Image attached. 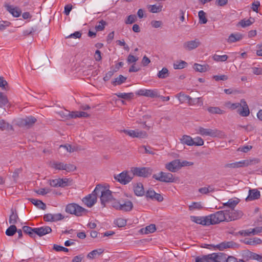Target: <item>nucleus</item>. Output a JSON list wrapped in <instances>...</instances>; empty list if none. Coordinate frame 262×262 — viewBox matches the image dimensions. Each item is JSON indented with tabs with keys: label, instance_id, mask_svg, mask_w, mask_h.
<instances>
[{
	"label": "nucleus",
	"instance_id": "f257e3e1",
	"mask_svg": "<svg viewBox=\"0 0 262 262\" xmlns=\"http://www.w3.org/2000/svg\"><path fill=\"white\" fill-rule=\"evenodd\" d=\"M94 193H96L97 196L100 195L101 203L103 207L105 206L106 202L111 201L113 198L112 191L100 184L97 185L95 187Z\"/></svg>",
	"mask_w": 262,
	"mask_h": 262
},
{
	"label": "nucleus",
	"instance_id": "f03ea898",
	"mask_svg": "<svg viewBox=\"0 0 262 262\" xmlns=\"http://www.w3.org/2000/svg\"><path fill=\"white\" fill-rule=\"evenodd\" d=\"M260 160L257 158H253L249 160H242L239 162L227 163L225 164L224 167L226 168L235 169L240 167H247L249 165H254L258 163Z\"/></svg>",
	"mask_w": 262,
	"mask_h": 262
},
{
	"label": "nucleus",
	"instance_id": "7ed1b4c3",
	"mask_svg": "<svg viewBox=\"0 0 262 262\" xmlns=\"http://www.w3.org/2000/svg\"><path fill=\"white\" fill-rule=\"evenodd\" d=\"M66 212L77 216H82L88 212V210L76 203L69 204L66 207Z\"/></svg>",
	"mask_w": 262,
	"mask_h": 262
},
{
	"label": "nucleus",
	"instance_id": "20e7f679",
	"mask_svg": "<svg viewBox=\"0 0 262 262\" xmlns=\"http://www.w3.org/2000/svg\"><path fill=\"white\" fill-rule=\"evenodd\" d=\"M198 134L203 136H210L211 137H222L224 136L223 132L217 129L204 128L199 127L198 131Z\"/></svg>",
	"mask_w": 262,
	"mask_h": 262
},
{
	"label": "nucleus",
	"instance_id": "39448f33",
	"mask_svg": "<svg viewBox=\"0 0 262 262\" xmlns=\"http://www.w3.org/2000/svg\"><path fill=\"white\" fill-rule=\"evenodd\" d=\"M112 206L117 210L129 211L133 209V205L132 202L129 200L123 201L122 202L114 201L112 203Z\"/></svg>",
	"mask_w": 262,
	"mask_h": 262
},
{
	"label": "nucleus",
	"instance_id": "423d86ee",
	"mask_svg": "<svg viewBox=\"0 0 262 262\" xmlns=\"http://www.w3.org/2000/svg\"><path fill=\"white\" fill-rule=\"evenodd\" d=\"M131 172L133 173V177L137 176L146 178L151 174L152 170L149 167H132L131 168Z\"/></svg>",
	"mask_w": 262,
	"mask_h": 262
},
{
	"label": "nucleus",
	"instance_id": "0eeeda50",
	"mask_svg": "<svg viewBox=\"0 0 262 262\" xmlns=\"http://www.w3.org/2000/svg\"><path fill=\"white\" fill-rule=\"evenodd\" d=\"M52 167L56 169L65 170L67 172L74 171L76 167L71 164H64L62 162H54Z\"/></svg>",
	"mask_w": 262,
	"mask_h": 262
},
{
	"label": "nucleus",
	"instance_id": "6e6552de",
	"mask_svg": "<svg viewBox=\"0 0 262 262\" xmlns=\"http://www.w3.org/2000/svg\"><path fill=\"white\" fill-rule=\"evenodd\" d=\"M152 178L162 182L169 183L174 181L173 175L171 173L161 171L158 174H154Z\"/></svg>",
	"mask_w": 262,
	"mask_h": 262
},
{
	"label": "nucleus",
	"instance_id": "1a4fd4ad",
	"mask_svg": "<svg viewBox=\"0 0 262 262\" xmlns=\"http://www.w3.org/2000/svg\"><path fill=\"white\" fill-rule=\"evenodd\" d=\"M114 179L121 184L126 185L132 180L133 176L129 175L127 171H123L120 173L115 175Z\"/></svg>",
	"mask_w": 262,
	"mask_h": 262
},
{
	"label": "nucleus",
	"instance_id": "9d476101",
	"mask_svg": "<svg viewBox=\"0 0 262 262\" xmlns=\"http://www.w3.org/2000/svg\"><path fill=\"white\" fill-rule=\"evenodd\" d=\"M136 94L139 96H143L151 98H157L159 97L157 90H146L140 89L136 92Z\"/></svg>",
	"mask_w": 262,
	"mask_h": 262
},
{
	"label": "nucleus",
	"instance_id": "9b49d317",
	"mask_svg": "<svg viewBox=\"0 0 262 262\" xmlns=\"http://www.w3.org/2000/svg\"><path fill=\"white\" fill-rule=\"evenodd\" d=\"M37 121V119L33 116H30L22 118L18 121V124L20 126L30 128L32 127Z\"/></svg>",
	"mask_w": 262,
	"mask_h": 262
},
{
	"label": "nucleus",
	"instance_id": "f8f14e48",
	"mask_svg": "<svg viewBox=\"0 0 262 262\" xmlns=\"http://www.w3.org/2000/svg\"><path fill=\"white\" fill-rule=\"evenodd\" d=\"M97 198V194L94 193V190L92 193L83 198L82 201L88 207L91 208L96 203Z\"/></svg>",
	"mask_w": 262,
	"mask_h": 262
},
{
	"label": "nucleus",
	"instance_id": "ddd939ff",
	"mask_svg": "<svg viewBox=\"0 0 262 262\" xmlns=\"http://www.w3.org/2000/svg\"><path fill=\"white\" fill-rule=\"evenodd\" d=\"M237 112L243 117H247L249 115V108L245 99H243L241 100V105L237 109Z\"/></svg>",
	"mask_w": 262,
	"mask_h": 262
},
{
	"label": "nucleus",
	"instance_id": "4468645a",
	"mask_svg": "<svg viewBox=\"0 0 262 262\" xmlns=\"http://www.w3.org/2000/svg\"><path fill=\"white\" fill-rule=\"evenodd\" d=\"M62 113L63 115L66 117V119L76 118L80 117L87 118L89 117V115L87 113L81 111H76L72 112L66 111L65 114L64 113Z\"/></svg>",
	"mask_w": 262,
	"mask_h": 262
},
{
	"label": "nucleus",
	"instance_id": "2eb2a0df",
	"mask_svg": "<svg viewBox=\"0 0 262 262\" xmlns=\"http://www.w3.org/2000/svg\"><path fill=\"white\" fill-rule=\"evenodd\" d=\"M165 168L168 171L175 172L180 169V160H174L165 164Z\"/></svg>",
	"mask_w": 262,
	"mask_h": 262
},
{
	"label": "nucleus",
	"instance_id": "dca6fc26",
	"mask_svg": "<svg viewBox=\"0 0 262 262\" xmlns=\"http://www.w3.org/2000/svg\"><path fill=\"white\" fill-rule=\"evenodd\" d=\"M201 44L198 39L188 41L183 43V48L187 51H191L197 48Z\"/></svg>",
	"mask_w": 262,
	"mask_h": 262
},
{
	"label": "nucleus",
	"instance_id": "f3484780",
	"mask_svg": "<svg viewBox=\"0 0 262 262\" xmlns=\"http://www.w3.org/2000/svg\"><path fill=\"white\" fill-rule=\"evenodd\" d=\"M4 7L13 17H18L21 13V10L20 8L17 7H14L12 5H10L8 4H5Z\"/></svg>",
	"mask_w": 262,
	"mask_h": 262
},
{
	"label": "nucleus",
	"instance_id": "a211bd4d",
	"mask_svg": "<svg viewBox=\"0 0 262 262\" xmlns=\"http://www.w3.org/2000/svg\"><path fill=\"white\" fill-rule=\"evenodd\" d=\"M220 250H223L227 248H236L238 247V245L233 241L223 242L215 246Z\"/></svg>",
	"mask_w": 262,
	"mask_h": 262
},
{
	"label": "nucleus",
	"instance_id": "6ab92c4d",
	"mask_svg": "<svg viewBox=\"0 0 262 262\" xmlns=\"http://www.w3.org/2000/svg\"><path fill=\"white\" fill-rule=\"evenodd\" d=\"M227 215H228L227 222L232 220H235L241 217L243 215V213L241 211H237L234 209L227 210Z\"/></svg>",
	"mask_w": 262,
	"mask_h": 262
},
{
	"label": "nucleus",
	"instance_id": "aec40b11",
	"mask_svg": "<svg viewBox=\"0 0 262 262\" xmlns=\"http://www.w3.org/2000/svg\"><path fill=\"white\" fill-rule=\"evenodd\" d=\"M52 232V229L49 226H42L38 228H35V237L36 235L39 236H42Z\"/></svg>",
	"mask_w": 262,
	"mask_h": 262
},
{
	"label": "nucleus",
	"instance_id": "412c9836",
	"mask_svg": "<svg viewBox=\"0 0 262 262\" xmlns=\"http://www.w3.org/2000/svg\"><path fill=\"white\" fill-rule=\"evenodd\" d=\"M260 193L256 189H249L248 196L246 198V201H251L257 200L260 198Z\"/></svg>",
	"mask_w": 262,
	"mask_h": 262
},
{
	"label": "nucleus",
	"instance_id": "4be33fe9",
	"mask_svg": "<svg viewBox=\"0 0 262 262\" xmlns=\"http://www.w3.org/2000/svg\"><path fill=\"white\" fill-rule=\"evenodd\" d=\"M134 191L137 196H143L145 193L143 184L141 183L136 184L134 186Z\"/></svg>",
	"mask_w": 262,
	"mask_h": 262
},
{
	"label": "nucleus",
	"instance_id": "5701e85b",
	"mask_svg": "<svg viewBox=\"0 0 262 262\" xmlns=\"http://www.w3.org/2000/svg\"><path fill=\"white\" fill-rule=\"evenodd\" d=\"M243 38V35L239 33H232L227 39V42L233 43L240 41Z\"/></svg>",
	"mask_w": 262,
	"mask_h": 262
},
{
	"label": "nucleus",
	"instance_id": "b1692460",
	"mask_svg": "<svg viewBox=\"0 0 262 262\" xmlns=\"http://www.w3.org/2000/svg\"><path fill=\"white\" fill-rule=\"evenodd\" d=\"M190 218L191 220L195 223L201 224L205 226H208V221L207 220V216L205 217L191 216Z\"/></svg>",
	"mask_w": 262,
	"mask_h": 262
},
{
	"label": "nucleus",
	"instance_id": "393cba45",
	"mask_svg": "<svg viewBox=\"0 0 262 262\" xmlns=\"http://www.w3.org/2000/svg\"><path fill=\"white\" fill-rule=\"evenodd\" d=\"M11 212V213L9 216V222L10 224L15 225L19 220V217L15 209L12 208Z\"/></svg>",
	"mask_w": 262,
	"mask_h": 262
},
{
	"label": "nucleus",
	"instance_id": "a878e982",
	"mask_svg": "<svg viewBox=\"0 0 262 262\" xmlns=\"http://www.w3.org/2000/svg\"><path fill=\"white\" fill-rule=\"evenodd\" d=\"M193 68L196 71L203 73L208 71L209 70V66L207 64L202 65L195 63L193 65Z\"/></svg>",
	"mask_w": 262,
	"mask_h": 262
},
{
	"label": "nucleus",
	"instance_id": "bb28decb",
	"mask_svg": "<svg viewBox=\"0 0 262 262\" xmlns=\"http://www.w3.org/2000/svg\"><path fill=\"white\" fill-rule=\"evenodd\" d=\"M207 220L208 221V226L217 224L220 223L215 213L207 216Z\"/></svg>",
	"mask_w": 262,
	"mask_h": 262
},
{
	"label": "nucleus",
	"instance_id": "cd10ccee",
	"mask_svg": "<svg viewBox=\"0 0 262 262\" xmlns=\"http://www.w3.org/2000/svg\"><path fill=\"white\" fill-rule=\"evenodd\" d=\"M29 200L37 208L42 210H45L46 209V204L43 203L41 201L35 199H29Z\"/></svg>",
	"mask_w": 262,
	"mask_h": 262
},
{
	"label": "nucleus",
	"instance_id": "c85d7f7f",
	"mask_svg": "<svg viewBox=\"0 0 262 262\" xmlns=\"http://www.w3.org/2000/svg\"><path fill=\"white\" fill-rule=\"evenodd\" d=\"M227 213H228L227 210L219 211L215 213L218 220H220V222L223 221L227 222L228 215H227Z\"/></svg>",
	"mask_w": 262,
	"mask_h": 262
},
{
	"label": "nucleus",
	"instance_id": "c756f323",
	"mask_svg": "<svg viewBox=\"0 0 262 262\" xmlns=\"http://www.w3.org/2000/svg\"><path fill=\"white\" fill-rule=\"evenodd\" d=\"M181 143L188 146H193L194 142L191 137L187 135H183L181 138Z\"/></svg>",
	"mask_w": 262,
	"mask_h": 262
},
{
	"label": "nucleus",
	"instance_id": "7c9ffc66",
	"mask_svg": "<svg viewBox=\"0 0 262 262\" xmlns=\"http://www.w3.org/2000/svg\"><path fill=\"white\" fill-rule=\"evenodd\" d=\"M254 18L251 17L247 20L244 19L239 21L237 26H241L243 28H245L251 25L254 23Z\"/></svg>",
	"mask_w": 262,
	"mask_h": 262
},
{
	"label": "nucleus",
	"instance_id": "2f4dec72",
	"mask_svg": "<svg viewBox=\"0 0 262 262\" xmlns=\"http://www.w3.org/2000/svg\"><path fill=\"white\" fill-rule=\"evenodd\" d=\"M239 202V200L237 198H235L234 199H229L227 203L224 204V206H227L231 209H233V208L236 206Z\"/></svg>",
	"mask_w": 262,
	"mask_h": 262
},
{
	"label": "nucleus",
	"instance_id": "473e14b6",
	"mask_svg": "<svg viewBox=\"0 0 262 262\" xmlns=\"http://www.w3.org/2000/svg\"><path fill=\"white\" fill-rule=\"evenodd\" d=\"M23 230L26 234H28L31 237L35 238V228L24 226L23 227Z\"/></svg>",
	"mask_w": 262,
	"mask_h": 262
},
{
	"label": "nucleus",
	"instance_id": "72a5a7b5",
	"mask_svg": "<svg viewBox=\"0 0 262 262\" xmlns=\"http://www.w3.org/2000/svg\"><path fill=\"white\" fill-rule=\"evenodd\" d=\"M261 243V240L260 238L255 237L252 238H246L244 240V243L249 245H254L260 244Z\"/></svg>",
	"mask_w": 262,
	"mask_h": 262
},
{
	"label": "nucleus",
	"instance_id": "f704fd0d",
	"mask_svg": "<svg viewBox=\"0 0 262 262\" xmlns=\"http://www.w3.org/2000/svg\"><path fill=\"white\" fill-rule=\"evenodd\" d=\"M156 230V226L154 224H150V225L146 226L145 228L141 229V231L142 233L149 234L154 232Z\"/></svg>",
	"mask_w": 262,
	"mask_h": 262
},
{
	"label": "nucleus",
	"instance_id": "c9c22d12",
	"mask_svg": "<svg viewBox=\"0 0 262 262\" xmlns=\"http://www.w3.org/2000/svg\"><path fill=\"white\" fill-rule=\"evenodd\" d=\"M211 254H214L216 256L215 257V260H216L218 262H224V261L226 262L227 261V255L223 253H221V252L218 253H212Z\"/></svg>",
	"mask_w": 262,
	"mask_h": 262
},
{
	"label": "nucleus",
	"instance_id": "e433bc0d",
	"mask_svg": "<svg viewBox=\"0 0 262 262\" xmlns=\"http://www.w3.org/2000/svg\"><path fill=\"white\" fill-rule=\"evenodd\" d=\"M17 231V229L15 225H11L6 231V234L9 236L14 235Z\"/></svg>",
	"mask_w": 262,
	"mask_h": 262
},
{
	"label": "nucleus",
	"instance_id": "4c0bfd02",
	"mask_svg": "<svg viewBox=\"0 0 262 262\" xmlns=\"http://www.w3.org/2000/svg\"><path fill=\"white\" fill-rule=\"evenodd\" d=\"M126 77H124L122 75H120L118 77L115 78L112 83L113 85H120L125 81Z\"/></svg>",
	"mask_w": 262,
	"mask_h": 262
},
{
	"label": "nucleus",
	"instance_id": "58836bf2",
	"mask_svg": "<svg viewBox=\"0 0 262 262\" xmlns=\"http://www.w3.org/2000/svg\"><path fill=\"white\" fill-rule=\"evenodd\" d=\"M212 254L203 255L202 256H197L195 258V262H210Z\"/></svg>",
	"mask_w": 262,
	"mask_h": 262
},
{
	"label": "nucleus",
	"instance_id": "ea45409f",
	"mask_svg": "<svg viewBox=\"0 0 262 262\" xmlns=\"http://www.w3.org/2000/svg\"><path fill=\"white\" fill-rule=\"evenodd\" d=\"M207 111L213 114H223L225 113L224 110L220 109L219 107H209Z\"/></svg>",
	"mask_w": 262,
	"mask_h": 262
},
{
	"label": "nucleus",
	"instance_id": "a19ab883",
	"mask_svg": "<svg viewBox=\"0 0 262 262\" xmlns=\"http://www.w3.org/2000/svg\"><path fill=\"white\" fill-rule=\"evenodd\" d=\"M116 95L118 97L126 100L130 99L134 96V95L133 93H119L118 94H116Z\"/></svg>",
	"mask_w": 262,
	"mask_h": 262
},
{
	"label": "nucleus",
	"instance_id": "79ce46f5",
	"mask_svg": "<svg viewBox=\"0 0 262 262\" xmlns=\"http://www.w3.org/2000/svg\"><path fill=\"white\" fill-rule=\"evenodd\" d=\"M103 252V250L101 249L94 250L88 254L87 257L90 259H93L95 256L101 254Z\"/></svg>",
	"mask_w": 262,
	"mask_h": 262
},
{
	"label": "nucleus",
	"instance_id": "37998d69",
	"mask_svg": "<svg viewBox=\"0 0 262 262\" xmlns=\"http://www.w3.org/2000/svg\"><path fill=\"white\" fill-rule=\"evenodd\" d=\"M199 23L202 24H205L207 22V19L206 17V13L203 10H201L198 13Z\"/></svg>",
	"mask_w": 262,
	"mask_h": 262
},
{
	"label": "nucleus",
	"instance_id": "c03bdc74",
	"mask_svg": "<svg viewBox=\"0 0 262 262\" xmlns=\"http://www.w3.org/2000/svg\"><path fill=\"white\" fill-rule=\"evenodd\" d=\"M135 138H138L140 139H144L147 137V134L146 132L140 130L139 129L135 130Z\"/></svg>",
	"mask_w": 262,
	"mask_h": 262
},
{
	"label": "nucleus",
	"instance_id": "a18cd8bd",
	"mask_svg": "<svg viewBox=\"0 0 262 262\" xmlns=\"http://www.w3.org/2000/svg\"><path fill=\"white\" fill-rule=\"evenodd\" d=\"M0 129L3 130H11L12 129V126L6 122L4 120H0Z\"/></svg>",
	"mask_w": 262,
	"mask_h": 262
},
{
	"label": "nucleus",
	"instance_id": "49530a36",
	"mask_svg": "<svg viewBox=\"0 0 262 262\" xmlns=\"http://www.w3.org/2000/svg\"><path fill=\"white\" fill-rule=\"evenodd\" d=\"M8 103L7 96L3 93L0 92V107L5 106Z\"/></svg>",
	"mask_w": 262,
	"mask_h": 262
},
{
	"label": "nucleus",
	"instance_id": "de8ad7c7",
	"mask_svg": "<svg viewBox=\"0 0 262 262\" xmlns=\"http://www.w3.org/2000/svg\"><path fill=\"white\" fill-rule=\"evenodd\" d=\"M184 102L188 103L189 105L194 104L193 101L189 96L181 94V103Z\"/></svg>",
	"mask_w": 262,
	"mask_h": 262
},
{
	"label": "nucleus",
	"instance_id": "09e8293b",
	"mask_svg": "<svg viewBox=\"0 0 262 262\" xmlns=\"http://www.w3.org/2000/svg\"><path fill=\"white\" fill-rule=\"evenodd\" d=\"M168 76V70L166 68H163L160 71L158 74V76L160 78H165Z\"/></svg>",
	"mask_w": 262,
	"mask_h": 262
},
{
	"label": "nucleus",
	"instance_id": "8fccbe9b",
	"mask_svg": "<svg viewBox=\"0 0 262 262\" xmlns=\"http://www.w3.org/2000/svg\"><path fill=\"white\" fill-rule=\"evenodd\" d=\"M149 8H150L149 11L151 13H158L161 11L162 6L156 5H150Z\"/></svg>",
	"mask_w": 262,
	"mask_h": 262
},
{
	"label": "nucleus",
	"instance_id": "3c124183",
	"mask_svg": "<svg viewBox=\"0 0 262 262\" xmlns=\"http://www.w3.org/2000/svg\"><path fill=\"white\" fill-rule=\"evenodd\" d=\"M213 59L216 61H225L228 58V56L227 55H219L215 54L213 56Z\"/></svg>",
	"mask_w": 262,
	"mask_h": 262
},
{
	"label": "nucleus",
	"instance_id": "603ef678",
	"mask_svg": "<svg viewBox=\"0 0 262 262\" xmlns=\"http://www.w3.org/2000/svg\"><path fill=\"white\" fill-rule=\"evenodd\" d=\"M106 23L103 20H101L99 22V24L95 26V29L97 31H101L104 30Z\"/></svg>",
	"mask_w": 262,
	"mask_h": 262
},
{
	"label": "nucleus",
	"instance_id": "864d4df0",
	"mask_svg": "<svg viewBox=\"0 0 262 262\" xmlns=\"http://www.w3.org/2000/svg\"><path fill=\"white\" fill-rule=\"evenodd\" d=\"M114 223L119 227H124L126 225V221L122 218L116 220Z\"/></svg>",
	"mask_w": 262,
	"mask_h": 262
},
{
	"label": "nucleus",
	"instance_id": "5fc2aeb1",
	"mask_svg": "<svg viewBox=\"0 0 262 262\" xmlns=\"http://www.w3.org/2000/svg\"><path fill=\"white\" fill-rule=\"evenodd\" d=\"M202 208L200 202H193L189 206V208L190 210H194L195 209L200 210Z\"/></svg>",
	"mask_w": 262,
	"mask_h": 262
},
{
	"label": "nucleus",
	"instance_id": "6e6d98bb",
	"mask_svg": "<svg viewBox=\"0 0 262 262\" xmlns=\"http://www.w3.org/2000/svg\"><path fill=\"white\" fill-rule=\"evenodd\" d=\"M193 140L194 142L193 146H202L204 143L203 139L200 137L194 138Z\"/></svg>",
	"mask_w": 262,
	"mask_h": 262
},
{
	"label": "nucleus",
	"instance_id": "4d7b16f0",
	"mask_svg": "<svg viewBox=\"0 0 262 262\" xmlns=\"http://www.w3.org/2000/svg\"><path fill=\"white\" fill-rule=\"evenodd\" d=\"M53 249L56 251H63L67 252L69 251V249L66 247L54 244Z\"/></svg>",
	"mask_w": 262,
	"mask_h": 262
},
{
	"label": "nucleus",
	"instance_id": "13d9d810",
	"mask_svg": "<svg viewBox=\"0 0 262 262\" xmlns=\"http://www.w3.org/2000/svg\"><path fill=\"white\" fill-rule=\"evenodd\" d=\"M151 148L150 147H149L148 148H147V147H146L144 145H143L142 146H141L140 148H139V151L140 152H143V151L142 150H144V152L146 153V154H150V155H154V152L153 151L151 150H150Z\"/></svg>",
	"mask_w": 262,
	"mask_h": 262
},
{
	"label": "nucleus",
	"instance_id": "bf43d9fd",
	"mask_svg": "<svg viewBox=\"0 0 262 262\" xmlns=\"http://www.w3.org/2000/svg\"><path fill=\"white\" fill-rule=\"evenodd\" d=\"M11 23L8 21L0 20V31H3L6 29L7 27L10 25Z\"/></svg>",
	"mask_w": 262,
	"mask_h": 262
},
{
	"label": "nucleus",
	"instance_id": "052dcab7",
	"mask_svg": "<svg viewBox=\"0 0 262 262\" xmlns=\"http://www.w3.org/2000/svg\"><path fill=\"white\" fill-rule=\"evenodd\" d=\"M252 70L254 74L256 75H262V67L261 66H259L257 67H252Z\"/></svg>",
	"mask_w": 262,
	"mask_h": 262
},
{
	"label": "nucleus",
	"instance_id": "680f3d73",
	"mask_svg": "<svg viewBox=\"0 0 262 262\" xmlns=\"http://www.w3.org/2000/svg\"><path fill=\"white\" fill-rule=\"evenodd\" d=\"M136 19V16L135 15H129L127 19L125 20V24H131L135 22Z\"/></svg>",
	"mask_w": 262,
	"mask_h": 262
},
{
	"label": "nucleus",
	"instance_id": "e2e57ef3",
	"mask_svg": "<svg viewBox=\"0 0 262 262\" xmlns=\"http://www.w3.org/2000/svg\"><path fill=\"white\" fill-rule=\"evenodd\" d=\"M237 128L238 129H239L241 128H243L247 132H251V131L253 130L254 129V127L251 124H248L247 125H246V126H243L241 125H238Z\"/></svg>",
	"mask_w": 262,
	"mask_h": 262
},
{
	"label": "nucleus",
	"instance_id": "0e129e2a",
	"mask_svg": "<svg viewBox=\"0 0 262 262\" xmlns=\"http://www.w3.org/2000/svg\"><path fill=\"white\" fill-rule=\"evenodd\" d=\"M138 60V58L134 56L132 54H129L127 58V62L128 64L135 63Z\"/></svg>",
	"mask_w": 262,
	"mask_h": 262
},
{
	"label": "nucleus",
	"instance_id": "69168bd1",
	"mask_svg": "<svg viewBox=\"0 0 262 262\" xmlns=\"http://www.w3.org/2000/svg\"><path fill=\"white\" fill-rule=\"evenodd\" d=\"M213 78L215 81L223 80L225 81L228 79V76L225 75H214L213 76Z\"/></svg>",
	"mask_w": 262,
	"mask_h": 262
},
{
	"label": "nucleus",
	"instance_id": "338daca9",
	"mask_svg": "<svg viewBox=\"0 0 262 262\" xmlns=\"http://www.w3.org/2000/svg\"><path fill=\"white\" fill-rule=\"evenodd\" d=\"M156 194V192L151 189H148L146 193V196L154 200V198Z\"/></svg>",
	"mask_w": 262,
	"mask_h": 262
},
{
	"label": "nucleus",
	"instance_id": "774afa93",
	"mask_svg": "<svg viewBox=\"0 0 262 262\" xmlns=\"http://www.w3.org/2000/svg\"><path fill=\"white\" fill-rule=\"evenodd\" d=\"M64 219V216L61 213L53 214V222H56Z\"/></svg>",
	"mask_w": 262,
	"mask_h": 262
}]
</instances>
